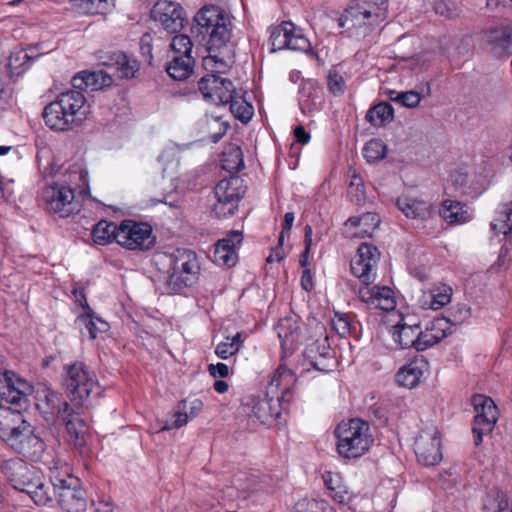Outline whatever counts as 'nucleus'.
Returning a JSON list of instances; mask_svg holds the SVG:
<instances>
[{"instance_id": "nucleus-54", "label": "nucleus", "mask_w": 512, "mask_h": 512, "mask_svg": "<svg viewBox=\"0 0 512 512\" xmlns=\"http://www.w3.org/2000/svg\"><path fill=\"white\" fill-rule=\"evenodd\" d=\"M486 508L489 512H512V506L509 504L506 496L500 492L486 505Z\"/></svg>"}, {"instance_id": "nucleus-18", "label": "nucleus", "mask_w": 512, "mask_h": 512, "mask_svg": "<svg viewBox=\"0 0 512 512\" xmlns=\"http://www.w3.org/2000/svg\"><path fill=\"white\" fill-rule=\"evenodd\" d=\"M51 103L53 104L52 108L56 111L68 114V119L71 120L73 125L82 121L87 112L85 108L86 99L82 92L78 90L63 92Z\"/></svg>"}, {"instance_id": "nucleus-19", "label": "nucleus", "mask_w": 512, "mask_h": 512, "mask_svg": "<svg viewBox=\"0 0 512 512\" xmlns=\"http://www.w3.org/2000/svg\"><path fill=\"white\" fill-rule=\"evenodd\" d=\"M59 418L62 420L66 427L69 441L78 447L85 443V435L87 433V425L80 417L79 413L74 411V407L67 401L63 402V407L60 409Z\"/></svg>"}, {"instance_id": "nucleus-53", "label": "nucleus", "mask_w": 512, "mask_h": 512, "mask_svg": "<svg viewBox=\"0 0 512 512\" xmlns=\"http://www.w3.org/2000/svg\"><path fill=\"white\" fill-rule=\"evenodd\" d=\"M472 405L476 413L486 414L488 413V407L490 410H497L494 401L485 395L477 394L472 397Z\"/></svg>"}, {"instance_id": "nucleus-30", "label": "nucleus", "mask_w": 512, "mask_h": 512, "mask_svg": "<svg viewBox=\"0 0 512 512\" xmlns=\"http://www.w3.org/2000/svg\"><path fill=\"white\" fill-rule=\"evenodd\" d=\"M420 325L417 322H408L402 319L395 327L393 332L394 340L401 348H414L416 346Z\"/></svg>"}, {"instance_id": "nucleus-28", "label": "nucleus", "mask_w": 512, "mask_h": 512, "mask_svg": "<svg viewBox=\"0 0 512 512\" xmlns=\"http://www.w3.org/2000/svg\"><path fill=\"white\" fill-rule=\"evenodd\" d=\"M440 215L449 224H464L473 217L467 204L452 199L443 201Z\"/></svg>"}, {"instance_id": "nucleus-2", "label": "nucleus", "mask_w": 512, "mask_h": 512, "mask_svg": "<svg viewBox=\"0 0 512 512\" xmlns=\"http://www.w3.org/2000/svg\"><path fill=\"white\" fill-rule=\"evenodd\" d=\"M388 0H351L338 26L357 40L366 38L387 17Z\"/></svg>"}, {"instance_id": "nucleus-13", "label": "nucleus", "mask_w": 512, "mask_h": 512, "mask_svg": "<svg viewBox=\"0 0 512 512\" xmlns=\"http://www.w3.org/2000/svg\"><path fill=\"white\" fill-rule=\"evenodd\" d=\"M380 258L378 248L369 243H362L357 254L351 260V272L364 286H368L376 279V267Z\"/></svg>"}, {"instance_id": "nucleus-51", "label": "nucleus", "mask_w": 512, "mask_h": 512, "mask_svg": "<svg viewBox=\"0 0 512 512\" xmlns=\"http://www.w3.org/2000/svg\"><path fill=\"white\" fill-rule=\"evenodd\" d=\"M286 49L307 51L310 48V42L302 35L293 33V26L289 27L288 39L285 40Z\"/></svg>"}, {"instance_id": "nucleus-47", "label": "nucleus", "mask_w": 512, "mask_h": 512, "mask_svg": "<svg viewBox=\"0 0 512 512\" xmlns=\"http://www.w3.org/2000/svg\"><path fill=\"white\" fill-rule=\"evenodd\" d=\"M293 512H333L324 501L315 499H300L295 503Z\"/></svg>"}, {"instance_id": "nucleus-26", "label": "nucleus", "mask_w": 512, "mask_h": 512, "mask_svg": "<svg viewBox=\"0 0 512 512\" xmlns=\"http://www.w3.org/2000/svg\"><path fill=\"white\" fill-rule=\"evenodd\" d=\"M112 83V76L103 70L81 71L72 79V85L78 91L88 89L91 91L100 90L110 86Z\"/></svg>"}, {"instance_id": "nucleus-40", "label": "nucleus", "mask_w": 512, "mask_h": 512, "mask_svg": "<svg viewBox=\"0 0 512 512\" xmlns=\"http://www.w3.org/2000/svg\"><path fill=\"white\" fill-rule=\"evenodd\" d=\"M221 166L224 170L233 172L244 167L243 154L238 146H231L223 152Z\"/></svg>"}, {"instance_id": "nucleus-29", "label": "nucleus", "mask_w": 512, "mask_h": 512, "mask_svg": "<svg viewBox=\"0 0 512 512\" xmlns=\"http://www.w3.org/2000/svg\"><path fill=\"white\" fill-rule=\"evenodd\" d=\"M322 90L315 80H304L299 89V106L306 114L318 108L321 103Z\"/></svg>"}, {"instance_id": "nucleus-63", "label": "nucleus", "mask_w": 512, "mask_h": 512, "mask_svg": "<svg viewBox=\"0 0 512 512\" xmlns=\"http://www.w3.org/2000/svg\"><path fill=\"white\" fill-rule=\"evenodd\" d=\"M208 371H209L210 375L213 377L225 378L229 374L228 366L221 362H219L217 364H210L208 366Z\"/></svg>"}, {"instance_id": "nucleus-59", "label": "nucleus", "mask_w": 512, "mask_h": 512, "mask_svg": "<svg viewBox=\"0 0 512 512\" xmlns=\"http://www.w3.org/2000/svg\"><path fill=\"white\" fill-rule=\"evenodd\" d=\"M214 257L216 261L222 262L228 267L234 266L236 263V252L227 251L225 248L215 247Z\"/></svg>"}, {"instance_id": "nucleus-52", "label": "nucleus", "mask_w": 512, "mask_h": 512, "mask_svg": "<svg viewBox=\"0 0 512 512\" xmlns=\"http://www.w3.org/2000/svg\"><path fill=\"white\" fill-rule=\"evenodd\" d=\"M243 240L242 232L240 231H231L227 234L223 239L218 240L215 247L217 248H225L227 251L236 250L237 246L241 244Z\"/></svg>"}, {"instance_id": "nucleus-60", "label": "nucleus", "mask_w": 512, "mask_h": 512, "mask_svg": "<svg viewBox=\"0 0 512 512\" xmlns=\"http://www.w3.org/2000/svg\"><path fill=\"white\" fill-rule=\"evenodd\" d=\"M120 52L121 51H102L98 55V59L103 66H106L109 69L113 70L116 66V62L119 61V59H117L116 57L117 53Z\"/></svg>"}, {"instance_id": "nucleus-5", "label": "nucleus", "mask_w": 512, "mask_h": 512, "mask_svg": "<svg viewBox=\"0 0 512 512\" xmlns=\"http://www.w3.org/2000/svg\"><path fill=\"white\" fill-rule=\"evenodd\" d=\"M0 469L7 482L14 489L28 494L35 504L52 502L50 485L34 466L20 458H11L3 461Z\"/></svg>"}, {"instance_id": "nucleus-58", "label": "nucleus", "mask_w": 512, "mask_h": 512, "mask_svg": "<svg viewBox=\"0 0 512 512\" xmlns=\"http://www.w3.org/2000/svg\"><path fill=\"white\" fill-rule=\"evenodd\" d=\"M43 400L45 401L48 409L52 412L57 411L58 417L60 416V409L63 407V402L59 400L58 394L52 390L43 391Z\"/></svg>"}, {"instance_id": "nucleus-27", "label": "nucleus", "mask_w": 512, "mask_h": 512, "mask_svg": "<svg viewBox=\"0 0 512 512\" xmlns=\"http://www.w3.org/2000/svg\"><path fill=\"white\" fill-rule=\"evenodd\" d=\"M396 205L407 218L423 221L432 216V205L424 200L402 196L397 199Z\"/></svg>"}, {"instance_id": "nucleus-45", "label": "nucleus", "mask_w": 512, "mask_h": 512, "mask_svg": "<svg viewBox=\"0 0 512 512\" xmlns=\"http://www.w3.org/2000/svg\"><path fill=\"white\" fill-rule=\"evenodd\" d=\"M193 40L186 34H179L172 38L168 56L192 55Z\"/></svg>"}, {"instance_id": "nucleus-39", "label": "nucleus", "mask_w": 512, "mask_h": 512, "mask_svg": "<svg viewBox=\"0 0 512 512\" xmlns=\"http://www.w3.org/2000/svg\"><path fill=\"white\" fill-rule=\"evenodd\" d=\"M32 57L25 50H14L10 53L7 70L11 77L21 75L30 65Z\"/></svg>"}, {"instance_id": "nucleus-17", "label": "nucleus", "mask_w": 512, "mask_h": 512, "mask_svg": "<svg viewBox=\"0 0 512 512\" xmlns=\"http://www.w3.org/2000/svg\"><path fill=\"white\" fill-rule=\"evenodd\" d=\"M441 440L437 430L423 431L415 442L418 462L424 466L437 465L442 460Z\"/></svg>"}, {"instance_id": "nucleus-57", "label": "nucleus", "mask_w": 512, "mask_h": 512, "mask_svg": "<svg viewBox=\"0 0 512 512\" xmlns=\"http://www.w3.org/2000/svg\"><path fill=\"white\" fill-rule=\"evenodd\" d=\"M328 88L334 95H340L344 92L345 81L338 72H330L328 75Z\"/></svg>"}, {"instance_id": "nucleus-23", "label": "nucleus", "mask_w": 512, "mask_h": 512, "mask_svg": "<svg viewBox=\"0 0 512 512\" xmlns=\"http://www.w3.org/2000/svg\"><path fill=\"white\" fill-rule=\"evenodd\" d=\"M428 372V362L423 358H414L404 365L395 375L396 382L405 388L416 387Z\"/></svg>"}, {"instance_id": "nucleus-24", "label": "nucleus", "mask_w": 512, "mask_h": 512, "mask_svg": "<svg viewBox=\"0 0 512 512\" xmlns=\"http://www.w3.org/2000/svg\"><path fill=\"white\" fill-rule=\"evenodd\" d=\"M276 329L284 355L292 354L300 340V327L297 319L295 317L282 318Z\"/></svg>"}, {"instance_id": "nucleus-14", "label": "nucleus", "mask_w": 512, "mask_h": 512, "mask_svg": "<svg viewBox=\"0 0 512 512\" xmlns=\"http://www.w3.org/2000/svg\"><path fill=\"white\" fill-rule=\"evenodd\" d=\"M21 411L22 409L12 411L10 416H5L0 421V438L14 451H16V443L24 444L35 434L34 427L23 418Z\"/></svg>"}, {"instance_id": "nucleus-43", "label": "nucleus", "mask_w": 512, "mask_h": 512, "mask_svg": "<svg viewBox=\"0 0 512 512\" xmlns=\"http://www.w3.org/2000/svg\"><path fill=\"white\" fill-rule=\"evenodd\" d=\"M228 105L230 111L243 123L248 122L253 116V107L242 100V98L237 95V92L233 94L232 101L228 102Z\"/></svg>"}, {"instance_id": "nucleus-22", "label": "nucleus", "mask_w": 512, "mask_h": 512, "mask_svg": "<svg viewBox=\"0 0 512 512\" xmlns=\"http://www.w3.org/2000/svg\"><path fill=\"white\" fill-rule=\"evenodd\" d=\"M73 293L84 309V313L78 316L77 321L85 326L90 339H96L99 333L106 332L109 329V324L97 316L88 305L85 293L82 289H74Z\"/></svg>"}, {"instance_id": "nucleus-21", "label": "nucleus", "mask_w": 512, "mask_h": 512, "mask_svg": "<svg viewBox=\"0 0 512 512\" xmlns=\"http://www.w3.org/2000/svg\"><path fill=\"white\" fill-rule=\"evenodd\" d=\"M359 298L372 308L391 311L396 306L394 292L387 286H365L359 289Z\"/></svg>"}, {"instance_id": "nucleus-42", "label": "nucleus", "mask_w": 512, "mask_h": 512, "mask_svg": "<svg viewBox=\"0 0 512 512\" xmlns=\"http://www.w3.org/2000/svg\"><path fill=\"white\" fill-rule=\"evenodd\" d=\"M452 288L442 284L435 287L430 294L429 308L439 310L451 301Z\"/></svg>"}, {"instance_id": "nucleus-6", "label": "nucleus", "mask_w": 512, "mask_h": 512, "mask_svg": "<svg viewBox=\"0 0 512 512\" xmlns=\"http://www.w3.org/2000/svg\"><path fill=\"white\" fill-rule=\"evenodd\" d=\"M338 454L346 459L362 456L373 442L368 422L353 418L342 421L335 429Z\"/></svg>"}, {"instance_id": "nucleus-56", "label": "nucleus", "mask_w": 512, "mask_h": 512, "mask_svg": "<svg viewBox=\"0 0 512 512\" xmlns=\"http://www.w3.org/2000/svg\"><path fill=\"white\" fill-rule=\"evenodd\" d=\"M238 351L239 350L237 349L236 344H233V342L227 340V337L215 348V354L221 359H228L229 357L235 355Z\"/></svg>"}, {"instance_id": "nucleus-41", "label": "nucleus", "mask_w": 512, "mask_h": 512, "mask_svg": "<svg viewBox=\"0 0 512 512\" xmlns=\"http://www.w3.org/2000/svg\"><path fill=\"white\" fill-rule=\"evenodd\" d=\"M471 317V308L466 304H456L449 309L448 315L441 317L447 321V327L453 331V327L463 324Z\"/></svg>"}, {"instance_id": "nucleus-11", "label": "nucleus", "mask_w": 512, "mask_h": 512, "mask_svg": "<svg viewBox=\"0 0 512 512\" xmlns=\"http://www.w3.org/2000/svg\"><path fill=\"white\" fill-rule=\"evenodd\" d=\"M25 386L26 382L17 378L14 372L4 373L3 380H0V409L7 411V416L12 411L26 408L28 399Z\"/></svg>"}, {"instance_id": "nucleus-34", "label": "nucleus", "mask_w": 512, "mask_h": 512, "mask_svg": "<svg viewBox=\"0 0 512 512\" xmlns=\"http://www.w3.org/2000/svg\"><path fill=\"white\" fill-rule=\"evenodd\" d=\"M119 225L106 220L99 221L92 229L93 241L98 245H107L113 241L119 244Z\"/></svg>"}, {"instance_id": "nucleus-38", "label": "nucleus", "mask_w": 512, "mask_h": 512, "mask_svg": "<svg viewBox=\"0 0 512 512\" xmlns=\"http://www.w3.org/2000/svg\"><path fill=\"white\" fill-rule=\"evenodd\" d=\"M116 66L112 70L121 79L133 78L139 70L138 61L124 52L117 53Z\"/></svg>"}, {"instance_id": "nucleus-49", "label": "nucleus", "mask_w": 512, "mask_h": 512, "mask_svg": "<svg viewBox=\"0 0 512 512\" xmlns=\"http://www.w3.org/2000/svg\"><path fill=\"white\" fill-rule=\"evenodd\" d=\"M289 27H292L291 22H283L278 28L272 31L270 35L272 51L286 48L285 40L288 39Z\"/></svg>"}, {"instance_id": "nucleus-3", "label": "nucleus", "mask_w": 512, "mask_h": 512, "mask_svg": "<svg viewBox=\"0 0 512 512\" xmlns=\"http://www.w3.org/2000/svg\"><path fill=\"white\" fill-rule=\"evenodd\" d=\"M295 382L294 373L289 368L280 365L271 377L266 387L265 396L253 406V414L261 422L277 419L282 411L288 409L293 398L292 386Z\"/></svg>"}, {"instance_id": "nucleus-55", "label": "nucleus", "mask_w": 512, "mask_h": 512, "mask_svg": "<svg viewBox=\"0 0 512 512\" xmlns=\"http://www.w3.org/2000/svg\"><path fill=\"white\" fill-rule=\"evenodd\" d=\"M434 11L446 18H452L457 15V6L450 0H438L434 3Z\"/></svg>"}, {"instance_id": "nucleus-7", "label": "nucleus", "mask_w": 512, "mask_h": 512, "mask_svg": "<svg viewBox=\"0 0 512 512\" xmlns=\"http://www.w3.org/2000/svg\"><path fill=\"white\" fill-rule=\"evenodd\" d=\"M169 271L166 284L170 292L180 293L192 286L200 272L196 253L190 249L177 248L169 256Z\"/></svg>"}, {"instance_id": "nucleus-48", "label": "nucleus", "mask_w": 512, "mask_h": 512, "mask_svg": "<svg viewBox=\"0 0 512 512\" xmlns=\"http://www.w3.org/2000/svg\"><path fill=\"white\" fill-rule=\"evenodd\" d=\"M331 322L332 328L341 337H347L351 334L352 329L355 328L350 316L344 313H335Z\"/></svg>"}, {"instance_id": "nucleus-32", "label": "nucleus", "mask_w": 512, "mask_h": 512, "mask_svg": "<svg viewBox=\"0 0 512 512\" xmlns=\"http://www.w3.org/2000/svg\"><path fill=\"white\" fill-rule=\"evenodd\" d=\"M71 8L83 15H104L115 6V0H70Z\"/></svg>"}, {"instance_id": "nucleus-35", "label": "nucleus", "mask_w": 512, "mask_h": 512, "mask_svg": "<svg viewBox=\"0 0 512 512\" xmlns=\"http://www.w3.org/2000/svg\"><path fill=\"white\" fill-rule=\"evenodd\" d=\"M16 453L33 462L42 460L46 450L45 442L36 434H33L24 444L16 443Z\"/></svg>"}, {"instance_id": "nucleus-8", "label": "nucleus", "mask_w": 512, "mask_h": 512, "mask_svg": "<svg viewBox=\"0 0 512 512\" xmlns=\"http://www.w3.org/2000/svg\"><path fill=\"white\" fill-rule=\"evenodd\" d=\"M47 484L50 485L52 500L55 498L63 511L84 512L86 510V493L80 486L78 478L54 472Z\"/></svg>"}, {"instance_id": "nucleus-10", "label": "nucleus", "mask_w": 512, "mask_h": 512, "mask_svg": "<svg viewBox=\"0 0 512 512\" xmlns=\"http://www.w3.org/2000/svg\"><path fill=\"white\" fill-rule=\"evenodd\" d=\"M119 245L128 250L148 251L156 244L152 227L147 223L124 220L119 225Z\"/></svg>"}, {"instance_id": "nucleus-31", "label": "nucleus", "mask_w": 512, "mask_h": 512, "mask_svg": "<svg viewBox=\"0 0 512 512\" xmlns=\"http://www.w3.org/2000/svg\"><path fill=\"white\" fill-rule=\"evenodd\" d=\"M498 419V411L490 410L488 413L480 414L476 413L472 423V433L474 438V444L480 445L483 441V436L490 433Z\"/></svg>"}, {"instance_id": "nucleus-37", "label": "nucleus", "mask_w": 512, "mask_h": 512, "mask_svg": "<svg viewBox=\"0 0 512 512\" xmlns=\"http://www.w3.org/2000/svg\"><path fill=\"white\" fill-rule=\"evenodd\" d=\"M394 118V108L388 102H381L370 108L366 120L374 126H383Z\"/></svg>"}, {"instance_id": "nucleus-16", "label": "nucleus", "mask_w": 512, "mask_h": 512, "mask_svg": "<svg viewBox=\"0 0 512 512\" xmlns=\"http://www.w3.org/2000/svg\"><path fill=\"white\" fill-rule=\"evenodd\" d=\"M151 17L159 22L168 33L179 32L187 22L182 6L167 0L159 1L153 6Z\"/></svg>"}, {"instance_id": "nucleus-33", "label": "nucleus", "mask_w": 512, "mask_h": 512, "mask_svg": "<svg viewBox=\"0 0 512 512\" xmlns=\"http://www.w3.org/2000/svg\"><path fill=\"white\" fill-rule=\"evenodd\" d=\"M166 65L168 75L178 81L185 80L193 72L194 58L192 55L168 56Z\"/></svg>"}, {"instance_id": "nucleus-4", "label": "nucleus", "mask_w": 512, "mask_h": 512, "mask_svg": "<svg viewBox=\"0 0 512 512\" xmlns=\"http://www.w3.org/2000/svg\"><path fill=\"white\" fill-rule=\"evenodd\" d=\"M63 388L68 403L76 409L93 407L103 393L95 372L83 362L66 367Z\"/></svg>"}, {"instance_id": "nucleus-9", "label": "nucleus", "mask_w": 512, "mask_h": 512, "mask_svg": "<svg viewBox=\"0 0 512 512\" xmlns=\"http://www.w3.org/2000/svg\"><path fill=\"white\" fill-rule=\"evenodd\" d=\"M245 192L244 180L237 175L220 180L214 188L216 202L212 205L211 212L217 218L234 215Z\"/></svg>"}, {"instance_id": "nucleus-12", "label": "nucleus", "mask_w": 512, "mask_h": 512, "mask_svg": "<svg viewBox=\"0 0 512 512\" xmlns=\"http://www.w3.org/2000/svg\"><path fill=\"white\" fill-rule=\"evenodd\" d=\"M48 211L59 214L60 217H68L78 210L74 202V189L68 185L54 183L47 186L42 193Z\"/></svg>"}, {"instance_id": "nucleus-1", "label": "nucleus", "mask_w": 512, "mask_h": 512, "mask_svg": "<svg viewBox=\"0 0 512 512\" xmlns=\"http://www.w3.org/2000/svg\"><path fill=\"white\" fill-rule=\"evenodd\" d=\"M190 30L193 40L205 47L208 54L203 56V65L212 71L198 82L199 91L215 105H228L236 89L231 80L216 75L230 67L221 51L231 38L227 18L219 7L205 6L196 13Z\"/></svg>"}, {"instance_id": "nucleus-50", "label": "nucleus", "mask_w": 512, "mask_h": 512, "mask_svg": "<svg viewBox=\"0 0 512 512\" xmlns=\"http://www.w3.org/2000/svg\"><path fill=\"white\" fill-rule=\"evenodd\" d=\"M174 422L172 425L165 424L160 429L159 432L162 431H168L172 428H181L182 426L186 425L189 421L190 417L187 412V401H181L176 407V410L174 412Z\"/></svg>"}, {"instance_id": "nucleus-36", "label": "nucleus", "mask_w": 512, "mask_h": 512, "mask_svg": "<svg viewBox=\"0 0 512 512\" xmlns=\"http://www.w3.org/2000/svg\"><path fill=\"white\" fill-rule=\"evenodd\" d=\"M53 104L49 103L45 106L43 111V119L45 124L52 130L55 131H67L72 128L73 124L68 119L65 112L56 111L52 108Z\"/></svg>"}, {"instance_id": "nucleus-64", "label": "nucleus", "mask_w": 512, "mask_h": 512, "mask_svg": "<svg viewBox=\"0 0 512 512\" xmlns=\"http://www.w3.org/2000/svg\"><path fill=\"white\" fill-rule=\"evenodd\" d=\"M140 50L144 56H149L152 59V36L149 33H145L140 39Z\"/></svg>"}, {"instance_id": "nucleus-46", "label": "nucleus", "mask_w": 512, "mask_h": 512, "mask_svg": "<svg viewBox=\"0 0 512 512\" xmlns=\"http://www.w3.org/2000/svg\"><path fill=\"white\" fill-rule=\"evenodd\" d=\"M386 153L387 146L379 139L368 141L363 148V156L369 163L383 159Z\"/></svg>"}, {"instance_id": "nucleus-15", "label": "nucleus", "mask_w": 512, "mask_h": 512, "mask_svg": "<svg viewBox=\"0 0 512 512\" xmlns=\"http://www.w3.org/2000/svg\"><path fill=\"white\" fill-rule=\"evenodd\" d=\"M305 355L310 359L314 369L324 372L330 371L326 359L331 356V348L324 325L317 323L313 328L312 335L307 340Z\"/></svg>"}, {"instance_id": "nucleus-25", "label": "nucleus", "mask_w": 512, "mask_h": 512, "mask_svg": "<svg viewBox=\"0 0 512 512\" xmlns=\"http://www.w3.org/2000/svg\"><path fill=\"white\" fill-rule=\"evenodd\" d=\"M449 334H452V330L447 327V321L445 319H435L425 331L419 330L415 350L424 351Z\"/></svg>"}, {"instance_id": "nucleus-44", "label": "nucleus", "mask_w": 512, "mask_h": 512, "mask_svg": "<svg viewBox=\"0 0 512 512\" xmlns=\"http://www.w3.org/2000/svg\"><path fill=\"white\" fill-rule=\"evenodd\" d=\"M387 94L391 101L399 103L401 106L407 108L417 107L421 100L419 93L413 90L402 92L389 90Z\"/></svg>"}, {"instance_id": "nucleus-62", "label": "nucleus", "mask_w": 512, "mask_h": 512, "mask_svg": "<svg viewBox=\"0 0 512 512\" xmlns=\"http://www.w3.org/2000/svg\"><path fill=\"white\" fill-rule=\"evenodd\" d=\"M369 220L371 221H376V223H378V219H377V216L375 214H372V213H367V214H364L360 217H356V216H353V217H350L346 223H345V226L346 227H354V228H358L361 226L362 223H367Z\"/></svg>"}, {"instance_id": "nucleus-20", "label": "nucleus", "mask_w": 512, "mask_h": 512, "mask_svg": "<svg viewBox=\"0 0 512 512\" xmlns=\"http://www.w3.org/2000/svg\"><path fill=\"white\" fill-rule=\"evenodd\" d=\"M483 39L495 57L512 55V25L489 30L485 32ZM510 66L512 67V58Z\"/></svg>"}, {"instance_id": "nucleus-61", "label": "nucleus", "mask_w": 512, "mask_h": 512, "mask_svg": "<svg viewBox=\"0 0 512 512\" xmlns=\"http://www.w3.org/2000/svg\"><path fill=\"white\" fill-rule=\"evenodd\" d=\"M295 216L293 212H287L284 215V220L282 224V231L279 235V244L282 245L286 236H289L291 228L293 226Z\"/></svg>"}]
</instances>
